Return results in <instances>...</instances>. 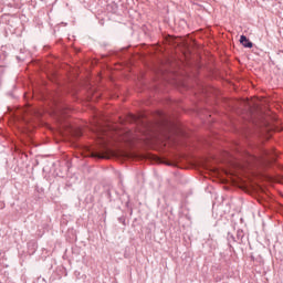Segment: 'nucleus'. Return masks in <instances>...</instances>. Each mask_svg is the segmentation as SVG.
<instances>
[{"mask_svg": "<svg viewBox=\"0 0 283 283\" xmlns=\"http://www.w3.org/2000/svg\"><path fill=\"white\" fill-rule=\"evenodd\" d=\"M66 132L70 136H74L75 138L83 136V132L80 128L69 127Z\"/></svg>", "mask_w": 283, "mask_h": 283, "instance_id": "1", "label": "nucleus"}, {"mask_svg": "<svg viewBox=\"0 0 283 283\" xmlns=\"http://www.w3.org/2000/svg\"><path fill=\"white\" fill-rule=\"evenodd\" d=\"M240 43L241 45H243V48H253V42L249 41V38H247V35L240 36Z\"/></svg>", "mask_w": 283, "mask_h": 283, "instance_id": "2", "label": "nucleus"}, {"mask_svg": "<svg viewBox=\"0 0 283 283\" xmlns=\"http://www.w3.org/2000/svg\"><path fill=\"white\" fill-rule=\"evenodd\" d=\"M237 240H239V244H242V242H244V231L242 230H238L237 231Z\"/></svg>", "mask_w": 283, "mask_h": 283, "instance_id": "3", "label": "nucleus"}, {"mask_svg": "<svg viewBox=\"0 0 283 283\" xmlns=\"http://www.w3.org/2000/svg\"><path fill=\"white\" fill-rule=\"evenodd\" d=\"M118 222H120L122 224H124V227L127 224L125 221V217H119L118 218Z\"/></svg>", "mask_w": 283, "mask_h": 283, "instance_id": "4", "label": "nucleus"}, {"mask_svg": "<svg viewBox=\"0 0 283 283\" xmlns=\"http://www.w3.org/2000/svg\"><path fill=\"white\" fill-rule=\"evenodd\" d=\"M105 153L106 154H112V150H109V148H105Z\"/></svg>", "mask_w": 283, "mask_h": 283, "instance_id": "5", "label": "nucleus"}, {"mask_svg": "<svg viewBox=\"0 0 283 283\" xmlns=\"http://www.w3.org/2000/svg\"><path fill=\"white\" fill-rule=\"evenodd\" d=\"M231 239H232V240H235V237L231 235Z\"/></svg>", "mask_w": 283, "mask_h": 283, "instance_id": "6", "label": "nucleus"}]
</instances>
